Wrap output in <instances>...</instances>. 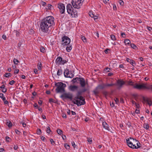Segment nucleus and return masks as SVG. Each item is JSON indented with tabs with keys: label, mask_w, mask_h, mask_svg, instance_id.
<instances>
[{
	"label": "nucleus",
	"mask_w": 152,
	"mask_h": 152,
	"mask_svg": "<svg viewBox=\"0 0 152 152\" xmlns=\"http://www.w3.org/2000/svg\"><path fill=\"white\" fill-rule=\"evenodd\" d=\"M124 42L126 45H129V44H130L131 42L128 39H126L124 40Z\"/></svg>",
	"instance_id": "obj_22"
},
{
	"label": "nucleus",
	"mask_w": 152,
	"mask_h": 152,
	"mask_svg": "<svg viewBox=\"0 0 152 152\" xmlns=\"http://www.w3.org/2000/svg\"><path fill=\"white\" fill-rule=\"evenodd\" d=\"M72 12V13L71 12V13H70L72 17H76L77 16V12H74L73 10Z\"/></svg>",
	"instance_id": "obj_20"
},
{
	"label": "nucleus",
	"mask_w": 152,
	"mask_h": 152,
	"mask_svg": "<svg viewBox=\"0 0 152 152\" xmlns=\"http://www.w3.org/2000/svg\"><path fill=\"white\" fill-rule=\"evenodd\" d=\"M102 126L104 128L109 131H110V129L109 128L108 125L105 122H102Z\"/></svg>",
	"instance_id": "obj_17"
},
{
	"label": "nucleus",
	"mask_w": 152,
	"mask_h": 152,
	"mask_svg": "<svg viewBox=\"0 0 152 152\" xmlns=\"http://www.w3.org/2000/svg\"><path fill=\"white\" fill-rule=\"evenodd\" d=\"M7 125L9 127H11L12 126V123L10 121L7 122Z\"/></svg>",
	"instance_id": "obj_29"
},
{
	"label": "nucleus",
	"mask_w": 152,
	"mask_h": 152,
	"mask_svg": "<svg viewBox=\"0 0 152 152\" xmlns=\"http://www.w3.org/2000/svg\"><path fill=\"white\" fill-rule=\"evenodd\" d=\"M67 61H66V60H63L62 59V61L61 63V64H64L66 63L67 62Z\"/></svg>",
	"instance_id": "obj_39"
},
{
	"label": "nucleus",
	"mask_w": 152,
	"mask_h": 152,
	"mask_svg": "<svg viewBox=\"0 0 152 152\" xmlns=\"http://www.w3.org/2000/svg\"><path fill=\"white\" fill-rule=\"evenodd\" d=\"M65 147L67 149H69V145L67 144H66L64 145Z\"/></svg>",
	"instance_id": "obj_43"
},
{
	"label": "nucleus",
	"mask_w": 152,
	"mask_h": 152,
	"mask_svg": "<svg viewBox=\"0 0 152 152\" xmlns=\"http://www.w3.org/2000/svg\"><path fill=\"white\" fill-rule=\"evenodd\" d=\"M126 60L127 62H129L133 66H134L136 64L135 61L134 60L130 59L129 58H127Z\"/></svg>",
	"instance_id": "obj_19"
},
{
	"label": "nucleus",
	"mask_w": 152,
	"mask_h": 152,
	"mask_svg": "<svg viewBox=\"0 0 152 152\" xmlns=\"http://www.w3.org/2000/svg\"><path fill=\"white\" fill-rule=\"evenodd\" d=\"M6 140L7 142H9L11 140V139L8 136L6 137Z\"/></svg>",
	"instance_id": "obj_38"
},
{
	"label": "nucleus",
	"mask_w": 152,
	"mask_h": 152,
	"mask_svg": "<svg viewBox=\"0 0 152 152\" xmlns=\"http://www.w3.org/2000/svg\"><path fill=\"white\" fill-rule=\"evenodd\" d=\"M82 92L80 90V91H78L77 92V95L79 96H81L80 95L82 94Z\"/></svg>",
	"instance_id": "obj_42"
},
{
	"label": "nucleus",
	"mask_w": 152,
	"mask_h": 152,
	"mask_svg": "<svg viewBox=\"0 0 152 152\" xmlns=\"http://www.w3.org/2000/svg\"><path fill=\"white\" fill-rule=\"evenodd\" d=\"M13 61L14 63L15 64H18V63L19 62V61L17 59H15V58H14V60H13Z\"/></svg>",
	"instance_id": "obj_33"
},
{
	"label": "nucleus",
	"mask_w": 152,
	"mask_h": 152,
	"mask_svg": "<svg viewBox=\"0 0 152 152\" xmlns=\"http://www.w3.org/2000/svg\"><path fill=\"white\" fill-rule=\"evenodd\" d=\"M38 68L39 69L41 70V67H42V64L41 62L38 63Z\"/></svg>",
	"instance_id": "obj_35"
},
{
	"label": "nucleus",
	"mask_w": 152,
	"mask_h": 152,
	"mask_svg": "<svg viewBox=\"0 0 152 152\" xmlns=\"http://www.w3.org/2000/svg\"><path fill=\"white\" fill-rule=\"evenodd\" d=\"M81 39L84 42H86V39L85 37L82 36L81 37Z\"/></svg>",
	"instance_id": "obj_37"
},
{
	"label": "nucleus",
	"mask_w": 152,
	"mask_h": 152,
	"mask_svg": "<svg viewBox=\"0 0 152 152\" xmlns=\"http://www.w3.org/2000/svg\"><path fill=\"white\" fill-rule=\"evenodd\" d=\"M74 100L76 102H74L75 104H76L78 106H80L85 104V99L82 96H79L77 95L75 98Z\"/></svg>",
	"instance_id": "obj_3"
},
{
	"label": "nucleus",
	"mask_w": 152,
	"mask_h": 152,
	"mask_svg": "<svg viewBox=\"0 0 152 152\" xmlns=\"http://www.w3.org/2000/svg\"><path fill=\"white\" fill-rule=\"evenodd\" d=\"M116 103L118 104L119 102V100L117 98H115L114 99Z\"/></svg>",
	"instance_id": "obj_45"
},
{
	"label": "nucleus",
	"mask_w": 152,
	"mask_h": 152,
	"mask_svg": "<svg viewBox=\"0 0 152 152\" xmlns=\"http://www.w3.org/2000/svg\"><path fill=\"white\" fill-rule=\"evenodd\" d=\"M121 35L122 37L123 38H125L126 37L125 34L124 33H121Z\"/></svg>",
	"instance_id": "obj_54"
},
{
	"label": "nucleus",
	"mask_w": 152,
	"mask_h": 152,
	"mask_svg": "<svg viewBox=\"0 0 152 152\" xmlns=\"http://www.w3.org/2000/svg\"><path fill=\"white\" fill-rule=\"evenodd\" d=\"M82 77H77L76 78H75V79H76V80L77 81H78L79 82L80 81Z\"/></svg>",
	"instance_id": "obj_51"
},
{
	"label": "nucleus",
	"mask_w": 152,
	"mask_h": 152,
	"mask_svg": "<svg viewBox=\"0 0 152 152\" xmlns=\"http://www.w3.org/2000/svg\"><path fill=\"white\" fill-rule=\"evenodd\" d=\"M105 88L104 84H102L99 85L95 89L93 90V92L95 95H97L99 93L100 90Z\"/></svg>",
	"instance_id": "obj_7"
},
{
	"label": "nucleus",
	"mask_w": 152,
	"mask_h": 152,
	"mask_svg": "<svg viewBox=\"0 0 152 152\" xmlns=\"http://www.w3.org/2000/svg\"><path fill=\"white\" fill-rule=\"evenodd\" d=\"M142 89H151L152 91V85L146 86V84L144 83H142Z\"/></svg>",
	"instance_id": "obj_15"
},
{
	"label": "nucleus",
	"mask_w": 152,
	"mask_h": 152,
	"mask_svg": "<svg viewBox=\"0 0 152 152\" xmlns=\"http://www.w3.org/2000/svg\"><path fill=\"white\" fill-rule=\"evenodd\" d=\"M89 15L91 17H94V14L92 12H89Z\"/></svg>",
	"instance_id": "obj_47"
},
{
	"label": "nucleus",
	"mask_w": 152,
	"mask_h": 152,
	"mask_svg": "<svg viewBox=\"0 0 152 152\" xmlns=\"http://www.w3.org/2000/svg\"><path fill=\"white\" fill-rule=\"evenodd\" d=\"M49 101L50 102H54V103H56L55 102H54L53 101V99L52 98H50L49 99Z\"/></svg>",
	"instance_id": "obj_57"
},
{
	"label": "nucleus",
	"mask_w": 152,
	"mask_h": 152,
	"mask_svg": "<svg viewBox=\"0 0 152 152\" xmlns=\"http://www.w3.org/2000/svg\"><path fill=\"white\" fill-rule=\"evenodd\" d=\"M46 132L47 133L50 134V132H51V130L50 129V127L49 126H48V127H47V129L46 130Z\"/></svg>",
	"instance_id": "obj_30"
},
{
	"label": "nucleus",
	"mask_w": 152,
	"mask_h": 152,
	"mask_svg": "<svg viewBox=\"0 0 152 152\" xmlns=\"http://www.w3.org/2000/svg\"><path fill=\"white\" fill-rule=\"evenodd\" d=\"M3 102H4V103L5 104H8V103H9L8 102L7 100H5Z\"/></svg>",
	"instance_id": "obj_60"
},
{
	"label": "nucleus",
	"mask_w": 152,
	"mask_h": 152,
	"mask_svg": "<svg viewBox=\"0 0 152 152\" xmlns=\"http://www.w3.org/2000/svg\"><path fill=\"white\" fill-rule=\"evenodd\" d=\"M115 85L118 87V88L121 89L123 86L125 84V82L122 80H118L117 81L116 83L115 84Z\"/></svg>",
	"instance_id": "obj_12"
},
{
	"label": "nucleus",
	"mask_w": 152,
	"mask_h": 152,
	"mask_svg": "<svg viewBox=\"0 0 152 152\" xmlns=\"http://www.w3.org/2000/svg\"><path fill=\"white\" fill-rule=\"evenodd\" d=\"M135 141V139L131 137L126 139V141L128 146L132 148H137V146L135 144H133V143H134Z\"/></svg>",
	"instance_id": "obj_4"
},
{
	"label": "nucleus",
	"mask_w": 152,
	"mask_h": 152,
	"mask_svg": "<svg viewBox=\"0 0 152 152\" xmlns=\"http://www.w3.org/2000/svg\"><path fill=\"white\" fill-rule=\"evenodd\" d=\"M19 72V70L18 69H16L14 71V73L15 74H18Z\"/></svg>",
	"instance_id": "obj_50"
},
{
	"label": "nucleus",
	"mask_w": 152,
	"mask_h": 152,
	"mask_svg": "<svg viewBox=\"0 0 152 152\" xmlns=\"http://www.w3.org/2000/svg\"><path fill=\"white\" fill-rule=\"evenodd\" d=\"M87 88H84L80 91H81L82 93L85 92L86 91H87Z\"/></svg>",
	"instance_id": "obj_40"
},
{
	"label": "nucleus",
	"mask_w": 152,
	"mask_h": 152,
	"mask_svg": "<svg viewBox=\"0 0 152 152\" xmlns=\"http://www.w3.org/2000/svg\"><path fill=\"white\" fill-rule=\"evenodd\" d=\"M64 75L66 77L72 78L74 76V74H72L71 72H70L69 69H66L64 72Z\"/></svg>",
	"instance_id": "obj_10"
},
{
	"label": "nucleus",
	"mask_w": 152,
	"mask_h": 152,
	"mask_svg": "<svg viewBox=\"0 0 152 152\" xmlns=\"http://www.w3.org/2000/svg\"><path fill=\"white\" fill-rule=\"evenodd\" d=\"M62 73V71L61 69H59L58 70L57 74L58 76H60L61 75Z\"/></svg>",
	"instance_id": "obj_24"
},
{
	"label": "nucleus",
	"mask_w": 152,
	"mask_h": 152,
	"mask_svg": "<svg viewBox=\"0 0 152 152\" xmlns=\"http://www.w3.org/2000/svg\"><path fill=\"white\" fill-rule=\"evenodd\" d=\"M14 32H15L16 35L18 37V36L19 35V32H18V31H17L16 30L14 31Z\"/></svg>",
	"instance_id": "obj_48"
},
{
	"label": "nucleus",
	"mask_w": 152,
	"mask_h": 152,
	"mask_svg": "<svg viewBox=\"0 0 152 152\" xmlns=\"http://www.w3.org/2000/svg\"><path fill=\"white\" fill-rule=\"evenodd\" d=\"M2 91L3 93H5L7 91V89L5 88L3 89Z\"/></svg>",
	"instance_id": "obj_61"
},
{
	"label": "nucleus",
	"mask_w": 152,
	"mask_h": 152,
	"mask_svg": "<svg viewBox=\"0 0 152 152\" xmlns=\"http://www.w3.org/2000/svg\"><path fill=\"white\" fill-rule=\"evenodd\" d=\"M62 116L63 118H66V115L65 114H63L62 115Z\"/></svg>",
	"instance_id": "obj_59"
},
{
	"label": "nucleus",
	"mask_w": 152,
	"mask_h": 152,
	"mask_svg": "<svg viewBox=\"0 0 152 152\" xmlns=\"http://www.w3.org/2000/svg\"><path fill=\"white\" fill-rule=\"evenodd\" d=\"M54 18L53 16H48L43 18L40 24L41 31L44 32H48L50 28L54 24Z\"/></svg>",
	"instance_id": "obj_1"
},
{
	"label": "nucleus",
	"mask_w": 152,
	"mask_h": 152,
	"mask_svg": "<svg viewBox=\"0 0 152 152\" xmlns=\"http://www.w3.org/2000/svg\"><path fill=\"white\" fill-rule=\"evenodd\" d=\"M61 97L64 100L65 99H68L71 100L72 98V94L70 93H65L62 94Z\"/></svg>",
	"instance_id": "obj_9"
},
{
	"label": "nucleus",
	"mask_w": 152,
	"mask_h": 152,
	"mask_svg": "<svg viewBox=\"0 0 152 152\" xmlns=\"http://www.w3.org/2000/svg\"><path fill=\"white\" fill-rule=\"evenodd\" d=\"M136 108H139L140 107V105L139 104H136L135 105Z\"/></svg>",
	"instance_id": "obj_55"
},
{
	"label": "nucleus",
	"mask_w": 152,
	"mask_h": 152,
	"mask_svg": "<svg viewBox=\"0 0 152 152\" xmlns=\"http://www.w3.org/2000/svg\"><path fill=\"white\" fill-rule=\"evenodd\" d=\"M78 87L76 85H71L69 87V90L72 91H75L77 90Z\"/></svg>",
	"instance_id": "obj_16"
},
{
	"label": "nucleus",
	"mask_w": 152,
	"mask_h": 152,
	"mask_svg": "<svg viewBox=\"0 0 152 152\" xmlns=\"http://www.w3.org/2000/svg\"><path fill=\"white\" fill-rule=\"evenodd\" d=\"M20 124H22L23 126L24 127H25L26 126V123H23V122H20Z\"/></svg>",
	"instance_id": "obj_52"
},
{
	"label": "nucleus",
	"mask_w": 152,
	"mask_h": 152,
	"mask_svg": "<svg viewBox=\"0 0 152 152\" xmlns=\"http://www.w3.org/2000/svg\"><path fill=\"white\" fill-rule=\"evenodd\" d=\"M41 133V131L40 129H38L37 131V134H40Z\"/></svg>",
	"instance_id": "obj_41"
},
{
	"label": "nucleus",
	"mask_w": 152,
	"mask_h": 152,
	"mask_svg": "<svg viewBox=\"0 0 152 152\" xmlns=\"http://www.w3.org/2000/svg\"><path fill=\"white\" fill-rule=\"evenodd\" d=\"M58 7L61 14L64 13L65 9L64 4L62 3H60L58 4Z\"/></svg>",
	"instance_id": "obj_11"
},
{
	"label": "nucleus",
	"mask_w": 152,
	"mask_h": 152,
	"mask_svg": "<svg viewBox=\"0 0 152 152\" xmlns=\"http://www.w3.org/2000/svg\"><path fill=\"white\" fill-rule=\"evenodd\" d=\"M119 3L121 5L123 6L124 4V2L122 0H120L119 1Z\"/></svg>",
	"instance_id": "obj_44"
},
{
	"label": "nucleus",
	"mask_w": 152,
	"mask_h": 152,
	"mask_svg": "<svg viewBox=\"0 0 152 152\" xmlns=\"http://www.w3.org/2000/svg\"><path fill=\"white\" fill-rule=\"evenodd\" d=\"M130 45L132 48L136 50L137 48V47L133 43L130 44Z\"/></svg>",
	"instance_id": "obj_27"
},
{
	"label": "nucleus",
	"mask_w": 152,
	"mask_h": 152,
	"mask_svg": "<svg viewBox=\"0 0 152 152\" xmlns=\"http://www.w3.org/2000/svg\"><path fill=\"white\" fill-rule=\"evenodd\" d=\"M72 49L71 46H69L68 45L66 48V50L68 52H70Z\"/></svg>",
	"instance_id": "obj_26"
},
{
	"label": "nucleus",
	"mask_w": 152,
	"mask_h": 152,
	"mask_svg": "<svg viewBox=\"0 0 152 152\" xmlns=\"http://www.w3.org/2000/svg\"><path fill=\"white\" fill-rule=\"evenodd\" d=\"M70 42V39L67 37L64 36L62 37V44L63 45H68Z\"/></svg>",
	"instance_id": "obj_8"
},
{
	"label": "nucleus",
	"mask_w": 152,
	"mask_h": 152,
	"mask_svg": "<svg viewBox=\"0 0 152 152\" xmlns=\"http://www.w3.org/2000/svg\"><path fill=\"white\" fill-rule=\"evenodd\" d=\"M80 86L84 88L86 85V82L85 79L83 78H81L80 81H79Z\"/></svg>",
	"instance_id": "obj_14"
},
{
	"label": "nucleus",
	"mask_w": 152,
	"mask_h": 152,
	"mask_svg": "<svg viewBox=\"0 0 152 152\" xmlns=\"http://www.w3.org/2000/svg\"><path fill=\"white\" fill-rule=\"evenodd\" d=\"M15 132H16V133L18 134V135H20V132H19L18 130H17V129H15Z\"/></svg>",
	"instance_id": "obj_46"
},
{
	"label": "nucleus",
	"mask_w": 152,
	"mask_h": 152,
	"mask_svg": "<svg viewBox=\"0 0 152 152\" xmlns=\"http://www.w3.org/2000/svg\"><path fill=\"white\" fill-rule=\"evenodd\" d=\"M88 141L90 144L91 143V142H92V140L91 138H88Z\"/></svg>",
	"instance_id": "obj_56"
},
{
	"label": "nucleus",
	"mask_w": 152,
	"mask_h": 152,
	"mask_svg": "<svg viewBox=\"0 0 152 152\" xmlns=\"http://www.w3.org/2000/svg\"><path fill=\"white\" fill-rule=\"evenodd\" d=\"M72 82L73 84H75V83L77 82L76 79H75V78L73 79L72 80Z\"/></svg>",
	"instance_id": "obj_53"
},
{
	"label": "nucleus",
	"mask_w": 152,
	"mask_h": 152,
	"mask_svg": "<svg viewBox=\"0 0 152 152\" xmlns=\"http://www.w3.org/2000/svg\"><path fill=\"white\" fill-rule=\"evenodd\" d=\"M11 73H6L4 75V76L7 77H11Z\"/></svg>",
	"instance_id": "obj_31"
},
{
	"label": "nucleus",
	"mask_w": 152,
	"mask_h": 152,
	"mask_svg": "<svg viewBox=\"0 0 152 152\" xmlns=\"http://www.w3.org/2000/svg\"><path fill=\"white\" fill-rule=\"evenodd\" d=\"M2 38L4 40H6V37L5 35L3 34L2 36Z\"/></svg>",
	"instance_id": "obj_62"
},
{
	"label": "nucleus",
	"mask_w": 152,
	"mask_h": 152,
	"mask_svg": "<svg viewBox=\"0 0 152 152\" xmlns=\"http://www.w3.org/2000/svg\"><path fill=\"white\" fill-rule=\"evenodd\" d=\"M135 143H136V144H137V148H140V146L139 145V144H140V142L136 139H135Z\"/></svg>",
	"instance_id": "obj_28"
},
{
	"label": "nucleus",
	"mask_w": 152,
	"mask_h": 152,
	"mask_svg": "<svg viewBox=\"0 0 152 152\" xmlns=\"http://www.w3.org/2000/svg\"><path fill=\"white\" fill-rule=\"evenodd\" d=\"M66 9L67 12L69 14H70L71 12H72V11L73 10L72 5L70 4H67Z\"/></svg>",
	"instance_id": "obj_13"
},
{
	"label": "nucleus",
	"mask_w": 152,
	"mask_h": 152,
	"mask_svg": "<svg viewBox=\"0 0 152 152\" xmlns=\"http://www.w3.org/2000/svg\"><path fill=\"white\" fill-rule=\"evenodd\" d=\"M143 127L146 129H148L149 128V126L147 123H144L143 124Z\"/></svg>",
	"instance_id": "obj_25"
},
{
	"label": "nucleus",
	"mask_w": 152,
	"mask_h": 152,
	"mask_svg": "<svg viewBox=\"0 0 152 152\" xmlns=\"http://www.w3.org/2000/svg\"><path fill=\"white\" fill-rule=\"evenodd\" d=\"M15 81L14 80H12L10 82L9 84L10 85H12L14 84V83H15Z\"/></svg>",
	"instance_id": "obj_49"
},
{
	"label": "nucleus",
	"mask_w": 152,
	"mask_h": 152,
	"mask_svg": "<svg viewBox=\"0 0 152 152\" xmlns=\"http://www.w3.org/2000/svg\"><path fill=\"white\" fill-rule=\"evenodd\" d=\"M82 0H72V4L75 8L79 9L82 4Z\"/></svg>",
	"instance_id": "obj_5"
},
{
	"label": "nucleus",
	"mask_w": 152,
	"mask_h": 152,
	"mask_svg": "<svg viewBox=\"0 0 152 152\" xmlns=\"http://www.w3.org/2000/svg\"><path fill=\"white\" fill-rule=\"evenodd\" d=\"M57 133L60 135H61V134H62V131L60 129H58L57 130Z\"/></svg>",
	"instance_id": "obj_34"
},
{
	"label": "nucleus",
	"mask_w": 152,
	"mask_h": 152,
	"mask_svg": "<svg viewBox=\"0 0 152 152\" xmlns=\"http://www.w3.org/2000/svg\"><path fill=\"white\" fill-rule=\"evenodd\" d=\"M147 29L149 31H150L151 29H152V28H151L149 26L147 27Z\"/></svg>",
	"instance_id": "obj_64"
},
{
	"label": "nucleus",
	"mask_w": 152,
	"mask_h": 152,
	"mask_svg": "<svg viewBox=\"0 0 152 152\" xmlns=\"http://www.w3.org/2000/svg\"><path fill=\"white\" fill-rule=\"evenodd\" d=\"M109 50V49H107L105 50L104 52L106 53H107L108 52V51Z\"/></svg>",
	"instance_id": "obj_63"
},
{
	"label": "nucleus",
	"mask_w": 152,
	"mask_h": 152,
	"mask_svg": "<svg viewBox=\"0 0 152 152\" xmlns=\"http://www.w3.org/2000/svg\"><path fill=\"white\" fill-rule=\"evenodd\" d=\"M111 39L113 40H116L115 36L114 35H111Z\"/></svg>",
	"instance_id": "obj_36"
},
{
	"label": "nucleus",
	"mask_w": 152,
	"mask_h": 152,
	"mask_svg": "<svg viewBox=\"0 0 152 152\" xmlns=\"http://www.w3.org/2000/svg\"><path fill=\"white\" fill-rule=\"evenodd\" d=\"M62 61V58L60 56L58 57L56 60V62L58 63L59 64H61V63Z\"/></svg>",
	"instance_id": "obj_21"
},
{
	"label": "nucleus",
	"mask_w": 152,
	"mask_h": 152,
	"mask_svg": "<svg viewBox=\"0 0 152 152\" xmlns=\"http://www.w3.org/2000/svg\"><path fill=\"white\" fill-rule=\"evenodd\" d=\"M127 85L132 86L134 88L138 89H142V83L138 84L136 83L134 84L132 81H129L127 82Z\"/></svg>",
	"instance_id": "obj_6"
},
{
	"label": "nucleus",
	"mask_w": 152,
	"mask_h": 152,
	"mask_svg": "<svg viewBox=\"0 0 152 152\" xmlns=\"http://www.w3.org/2000/svg\"><path fill=\"white\" fill-rule=\"evenodd\" d=\"M143 100L145 102H146L147 104L149 105V106H151L152 105V102L150 99L148 98L145 99L144 97H143Z\"/></svg>",
	"instance_id": "obj_18"
},
{
	"label": "nucleus",
	"mask_w": 152,
	"mask_h": 152,
	"mask_svg": "<svg viewBox=\"0 0 152 152\" xmlns=\"http://www.w3.org/2000/svg\"><path fill=\"white\" fill-rule=\"evenodd\" d=\"M115 85V84L114 83H111L110 84L106 83V84H104L105 88L107 87H110L114 86Z\"/></svg>",
	"instance_id": "obj_23"
},
{
	"label": "nucleus",
	"mask_w": 152,
	"mask_h": 152,
	"mask_svg": "<svg viewBox=\"0 0 152 152\" xmlns=\"http://www.w3.org/2000/svg\"><path fill=\"white\" fill-rule=\"evenodd\" d=\"M55 86L57 87L56 89V93H63L65 92V88L66 87V84L62 82H58L56 83Z\"/></svg>",
	"instance_id": "obj_2"
},
{
	"label": "nucleus",
	"mask_w": 152,
	"mask_h": 152,
	"mask_svg": "<svg viewBox=\"0 0 152 152\" xmlns=\"http://www.w3.org/2000/svg\"><path fill=\"white\" fill-rule=\"evenodd\" d=\"M40 51L41 52L44 53L45 52V49L43 47H41L40 48Z\"/></svg>",
	"instance_id": "obj_32"
},
{
	"label": "nucleus",
	"mask_w": 152,
	"mask_h": 152,
	"mask_svg": "<svg viewBox=\"0 0 152 152\" xmlns=\"http://www.w3.org/2000/svg\"><path fill=\"white\" fill-rule=\"evenodd\" d=\"M135 113L137 114H139L140 113L139 110H138L137 109H136L135 110Z\"/></svg>",
	"instance_id": "obj_58"
}]
</instances>
